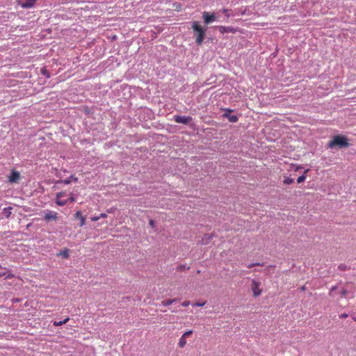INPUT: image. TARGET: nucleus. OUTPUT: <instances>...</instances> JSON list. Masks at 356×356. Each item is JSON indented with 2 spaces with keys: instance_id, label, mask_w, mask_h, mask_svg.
Segmentation results:
<instances>
[{
  "instance_id": "f257e3e1",
  "label": "nucleus",
  "mask_w": 356,
  "mask_h": 356,
  "mask_svg": "<svg viewBox=\"0 0 356 356\" xmlns=\"http://www.w3.org/2000/svg\"><path fill=\"white\" fill-rule=\"evenodd\" d=\"M348 138L343 135L334 136L327 146L332 149H343L349 147Z\"/></svg>"
},
{
  "instance_id": "f03ea898",
  "label": "nucleus",
  "mask_w": 356,
  "mask_h": 356,
  "mask_svg": "<svg viewBox=\"0 0 356 356\" xmlns=\"http://www.w3.org/2000/svg\"><path fill=\"white\" fill-rule=\"evenodd\" d=\"M192 29L194 31V37L195 38L196 44L197 45H202L205 37L207 29L201 26L198 22H193Z\"/></svg>"
},
{
  "instance_id": "7ed1b4c3",
  "label": "nucleus",
  "mask_w": 356,
  "mask_h": 356,
  "mask_svg": "<svg viewBox=\"0 0 356 356\" xmlns=\"http://www.w3.org/2000/svg\"><path fill=\"white\" fill-rule=\"evenodd\" d=\"M202 18L206 24H211L217 20V15L215 13H209L204 11L202 13Z\"/></svg>"
},
{
  "instance_id": "20e7f679",
  "label": "nucleus",
  "mask_w": 356,
  "mask_h": 356,
  "mask_svg": "<svg viewBox=\"0 0 356 356\" xmlns=\"http://www.w3.org/2000/svg\"><path fill=\"white\" fill-rule=\"evenodd\" d=\"M173 120L177 123L189 124L192 122L193 118L191 116L174 115Z\"/></svg>"
},
{
  "instance_id": "39448f33",
  "label": "nucleus",
  "mask_w": 356,
  "mask_h": 356,
  "mask_svg": "<svg viewBox=\"0 0 356 356\" xmlns=\"http://www.w3.org/2000/svg\"><path fill=\"white\" fill-rule=\"evenodd\" d=\"M232 111L233 110L232 109L225 108L222 117L227 118L230 122H236L238 120V117L236 115H232L231 113Z\"/></svg>"
},
{
  "instance_id": "423d86ee",
  "label": "nucleus",
  "mask_w": 356,
  "mask_h": 356,
  "mask_svg": "<svg viewBox=\"0 0 356 356\" xmlns=\"http://www.w3.org/2000/svg\"><path fill=\"white\" fill-rule=\"evenodd\" d=\"M193 334V330H188L185 332L181 338L179 339L178 346L179 348H184L186 344V339L191 336Z\"/></svg>"
},
{
  "instance_id": "0eeeda50",
  "label": "nucleus",
  "mask_w": 356,
  "mask_h": 356,
  "mask_svg": "<svg viewBox=\"0 0 356 356\" xmlns=\"http://www.w3.org/2000/svg\"><path fill=\"white\" fill-rule=\"evenodd\" d=\"M259 285L260 282L254 280L252 281L251 289L254 297H257L261 293V290L259 289Z\"/></svg>"
},
{
  "instance_id": "6e6552de",
  "label": "nucleus",
  "mask_w": 356,
  "mask_h": 356,
  "mask_svg": "<svg viewBox=\"0 0 356 356\" xmlns=\"http://www.w3.org/2000/svg\"><path fill=\"white\" fill-rule=\"evenodd\" d=\"M8 179L10 183H17L20 179V174L18 171L13 170Z\"/></svg>"
},
{
  "instance_id": "1a4fd4ad",
  "label": "nucleus",
  "mask_w": 356,
  "mask_h": 356,
  "mask_svg": "<svg viewBox=\"0 0 356 356\" xmlns=\"http://www.w3.org/2000/svg\"><path fill=\"white\" fill-rule=\"evenodd\" d=\"M216 28L218 29L219 31L222 34L227 33H235L236 32V29L232 26H218Z\"/></svg>"
},
{
  "instance_id": "9d476101",
  "label": "nucleus",
  "mask_w": 356,
  "mask_h": 356,
  "mask_svg": "<svg viewBox=\"0 0 356 356\" xmlns=\"http://www.w3.org/2000/svg\"><path fill=\"white\" fill-rule=\"evenodd\" d=\"M65 195V192H59L56 194V203L57 205L58 206H65L67 202V200H61L60 198L62 197H64Z\"/></svg>"
},
{
  "instance_id": "9b49d317",
  "label": "nucleus",
  "mask_w": 356,
  "mask_h": 356,
  "mask_svg": "<svg viewBox=\"0 0 356 356\" xmlns=\"http://www.w3.org/2000/svg\"><path fill=\"white\" fill-rule=\"evenodd\" d=\"M58 213L56 212L49 211L47 212L44 216V220L46 221H49L51 220H56L58 218Z\"/></svg>"
},
{
  "instance_id": "f8f14e48",
  "label": "nucleus",
  "mask_w": 356,
  "mask_h": 356,
  "mask_svg": "<svg viewBox=\"0 0 356 356\" xmlns=\"http://www.w3.org/2000/svg\"><path fill=\"white\" fill-rule=\"evenodd\" d=\"M213 236V234H205L201 240V243L202 245H207L209 243V242L211 241L212 238Z\"/></svg>"
},
{
  "instance_id": "ddd939ff",
  "label": "nucleus",
  "mask_w": 356,
  "mask_h": 356,
  "mask_svg": "<svg viewBox=\"0 0 356 356\" xmlns=\"http://www.w3.org/2000/svg\"><path fill=\"white\" fill-rule=\"evenodd\" d=\"M37 0H24L22 3V7L24 8H31L33 7Z\"/></svg>"
},
{
  "instance_id": "4468645a",
  "label": "nucleus",
  "mask_w": 356,
  "mask_h": 356,
  "mask_svg": "<svg viewBox=\"0 0 356 356\" xmlns=\"http://www.w3.org/2000/svg\"><path fill=\"white\" fill-rule=\"evenodd\" d=\"M75 218L81 220L80 226L82 227L85 225V218L82 216V213L80 211H78L75 213Z\"/></svg>"
},
{
  "instance_id": "2eb2a0df",
  "label": "nucleus",
  "mask_w": 356,
  "mask_h": 356,
  "mask_svg": "<svg viewBox=\"0 0 356 356\" xmlns=\"http://www.w3.org/2000/svg\"><path fill=\"white\" fill-rule=\"evenodd\" d=\"M57 256H60L62 257L63 258H65V259H68L69 257H70V254H69V250L67 249H65L64 250H61L60 251L58 254H57Z\"/></svg>"
},
{
  "instance_id": "dca6fc26",
  "label": "nucleus",
  "mask_w": 356,
  "mask_h": 356,
  "mask_svg": "<svg viewBox=\"0 0 356 356\" xmlns=\"http://www.w3.org/2000/svg\"><path fill=\"white\" fill-rule=\"evenodd\" d=\"M12 209L13 208L11 207H8L3 209V213L6 218H8L10 217Z\"/></svg>"
},
{
  "instance_id": "f3484780",
  "label": "nucleus",
  "mask_w": 356,
  "mask_h": 356,
  "mask_svg": "<svg viewBox=\"0 0 356 356\" xmlns=\"http://www.w3.org/2000/svg\"><path fill=\"white\" fill-rule=\"evenodd\" d=\"M177 299H168L164 300L161 302V305L163 306H168L172 304L173 302H176Z\"/></svg>"
},
{
  "instance_id": "a211bd4d",
  "label": "nucleus",
  "mask_w": 356,
  "mask_h": 356,
  "mask_svg": "<svg viewBox=\"0 0 356 356\" xmlns=\"http://www.w3.org/2000/svg\"><path fill=\"white\" fill-rule=\"evenodd\" d=\"M72 180H74V181H77L78 179L72 175L70 177H68L67 179L63 180L62 182L64 183L65 184H69L71 183V181Z\"/></svg>"
},
{
  "instance_id": "6ab92c4d",
  "label": "nucleus",
  "mask_w": 356,
  "mask_h": 356,
  "mask_svg": "<svg viewBox=\"0 0 356 356\" xmlns=\"http://www.w3.org/2000/svg\"><path fill=\"white\" fill-rule=\"evenodd\" d=\"M338 269L339 270L344 271V270H350V266H346L344 264H341L340 265H339Z\"/></svg>"
},
{
  "instance_id": "aec40b11",
  "label": "nucleus",
  "mask_w": 356,
  "mask_h": 356,
  "mask_svg": "<svg viewBox=\"0 0 356 356\" xmlns=\"http://www.w3.org/2000/svg\"><path fill=\"white\" fill-rule=\"evenodd\" d=\"M283 182L284 184H291L294 182V179L291 177H285Z\"/></svg>"
},
{
  "instance_id": "412c9836",
  "label": "nucleus",
  "mask_w": 356,
  "mask_h": 356,
  "mask_svg": "<svg viewBox=\"0 0 356 356\" xmlns=\"http://www.w3.org/2000/svg\"><path fill=\"white\" fill-rule=\"evenodd\" d=\"M41 73H42V74L44 75L47 78L50 77L49 72L45 67H43L41 69Z\"/></svg>"
},
{
  "instance_id": "4be33fe9",
  "label": "nucleus",
  "mask_w": 356,
  "mask_h": 356,
  "mask_svg": "<svg viewBox=\"0 0 356 356\" xmlns=\"http://www.w3.org/2000/svg\"><path fill=\"white\" fill-rule=\"evenodd\" d=\"M305 180V176L304 175H302L298 177L297 182L300 184V183L303 182Z\"/></svg>"
},
{
  "instance_id": "5701e85b",
  "label": "nucleus",
  "mask_w": 356,
  "mask_h": 356,
  "mask_svg": "<svg viewBox=\"0 0 356 356\" xmlns=\"http://www.w3.org/2000/svg\"><path fill=\"white\" fill-rule=\"evenodd\" d=\"M222 13H224L226 15L227 17H230L229 10H228L227 8H223L222 10Z\"/></svg>"
},
{
  "instance_id": "b1692460",
  "label": "nucleus",
  "mask_w": 356,
  "mask_h": 356,
  "mask_svg": "<svg viewBox=\"0 0 356 356\" xmlns=\"http://www.w3.org/2000/svg\"><path fill=\"white\" fill-rule=\"evenodd\" d=\"M262 266V264H261L260 263H252V264H248V268H251L254 266Z\"/></svg>"
},
{
  "instance_id": "393cba45",
  "label": "nucleus",
  "mask_w": 356,
  "mask_h": 356,
  "mask_svg": "<svg viewBox=\"0 0 356 356\" xmlns=\"http://www.w3.org/2000/svg\"><path fill=\"white\" fill-rule=\"evenodd\" d=\"M188 268H189V267L187 268V269H188ZM177 269L179 271H182V270L186 269V267L185 265H179L177 266Z\"/></svg>"
},
{
  "instance_id": "a878e982",
  "label": "nucleus",
  "mask_w": 356,
  "mask_h": 356,
  "mask_svg": "<svg viewBox=\"0 0 356 356\" xmlns=\"http://www.w3.org/2000/svg\"><path fill=\"white\" fill-rule=\"evenodd\" d=\"M348 293V291L346 289H342L341 295L342 297H346Z\"/></svg>"
},
{
  "instance_id": "bb28decb",
  "label": "nucleus",
  "mask_w": 356,
  "mask_h": 356,
  "mask_svg": "<svg viewBox=\"0 0 356 356\" xmlns=\"http://www.w3.org/2000/svg\"><path fill=\"white\" fill-rule=\"evenodd\" d=\"M53 325L54 326H60V325H63V323L62 321H54Z\"/></svg>"
},
{
  "instance_id": "cd10ccee",
  "label": "nucleus",
  "mask_w": 356,
  "mask_h": 356,
  "mask_svg": "<svg viewBox=\"0 0 356 356\" xmlns=\"http://www.w3.org/2000/svg\"><path fill=\"white\" fill-rule=\"evenodd\" d=\"M15 277V275H14V274H13V273H8V274L6 273V277H5V279H6V280H9V279H12V278H13V277Z\"/></svg>"
},
{
  "instance_id": "c85d7f7f",
  "label": "nucleus",
  "mask_w": 356,
  "mask_h": 356,
  "mask_svg": "<svg viewBox=\"0 0 356 356\" xmlns=\"http://www.w3.org/2000/svg\"><path fill=\"white\" fill-rule=\"evenodd\" d=\"M69 201H70L71 202H74L76 201L75 197H74V195L72 193L70 194V197L69 198Z\"/></svg>"
},
{
  "instance_id": "c756f323",
  "label": "nucleus",
  "mask_w": 356,
  "mask_h": 356,
  "mask_svg": "<svg viewBox=\"0 0 356 356\" xmlns=\"http://www.w3.org/2000/svg\"><path fill=\"white\" fill-rule=\"evenodd\" d=\"M190 305V302L189 301H184L181 303V305L183 307H187Z\"/></svg>"
},
{
  "instance_id": "7c9ffc66",
  "label": "nucleus",
  "mask_w": 356,
  "mask_h": 356,
  "mask_svg": "<svg viewBox=\"0 0 356 356\" xmlns=\"http://www.w3.org/2000/svg\"><path fill=\"white\" fill-rule=\"evenodd\" d=\"M205 305V302H202V303H200V302H196L194 304L195 306H197V307H202Z\"/></svg>"
},
{
  "instance_id": "2f4dec72",
  "label": "nucleus",
  "mask_w": 356,
  "mask_h": 356,
  "mask_svg": "<svg viewBox=\"0 0 356 356\" xmlns=\"http://www.w3.org/2000/svg\"><path fill=\"white\" fill-rule=\"evenodd\" d=\"M99 219H100L99 216H94L91 218L92 221H97Z\"/></svg>"
},
{
  "instance_id": "473e14b6",
  "label": "nucleus",
  "mask_w": 356,
  "mask_h": 356,
  "mask_svg": "<svg viewBox=\"0 0 356 356\" xmlns=\"http://www.w3.org/2000/svg\"><path fill=\"white\" fill-rule=\"evenodd\" d=\"M347 316H348V314H345V313H344V314H341V315L339 316V317H340L341 318H346Z\"/></svg>"
},
{
  "instance_id": "72a5a7b5",
  "label": "nucleus",
  "mask_w": 356,
  "mask_h": 356,
  "mask_svg": "<svg viewBox=\"0 0 356 356\" xmlns=\"http://www.w3.org/2000/svg\"><path fill=\"white\" fill-rule=\"evenodd\" d=\"M99 217H100V218H106V217H107V215H106V213H101V214L99 215Z\"/></svg>"
},
{
  "instance_id": "f704fd0d",
  "label": "nucleus",
  "mask_w": 356,
  "mask_h": 356,
  "mask_svg": "<svg viewBox=\"0 0 356 356\" xmlns=\"http://www.w3.org/2000/svg\"><path fill=\"white\" fill-rule=\"evenodd\" d=\"M69 320H70V318L67 317V318H65L62 321H63V324H65V323H67L69 321Z\"/></svg>"
},
{
  "instance_id": "c9c22d12",
  "label": "nucleus",
  "mask_w": 356,
  "mask_h": 356,
  "mask_svg": "<svg viewBox=\"0 0 356 356\" xmlns=\"http://www.w3.org/2000/svg\"><path fill=\"white\" fill-rule=\"evenodd\" d=\"M6 273H0V277H3V276H5L6 277Z\"/></svg>"
},
{
  "instance_id": "e433bc0d",
  "label": "nucleus",
  "mask_w": 356,
  "mask_h": 356,
  "mask_svg": "<svg viewBox=\"0 0 356 356\" xmlns=\"http://www.w3.org/2000/svg\"><path fill=\"white\" fill-rule=\"evenodd\" d=\"M154 222L152 220H151L149 221V224H150V225H151V226H152V227L154 226Z\"/></svg>"
},
{
  "instance_id": "4c0bfd02",
  "label": "nucleus",
  "mask_w": 356,
  "mask_h": 356,
  "mask_svg": "<svg viewBox=\"0 0 356 356\" xmlns=\"http://www.w3.org/2000/svg\"><path fill=\"white\" fill-rule=\"evenodd\" d=\"M336 289H337V286H333V287L332 288L331 291H334V290H335Z\"/></svg>"
},
{
  "instance_id": "58836bf2",
  "label": "nucleus",
  "mask_w": 356,
  "mask_h": 356,
  "mask_svg": "<svg viewBox=\"0 0 356 356\" xmlns=\"http://www.w3.org/2000/svg\"><path fill=\"white\" fill-rule=\"evenodd\" d=\"M353 319L356 321V317H353Z\"/></svg>"
}]
</instances>
